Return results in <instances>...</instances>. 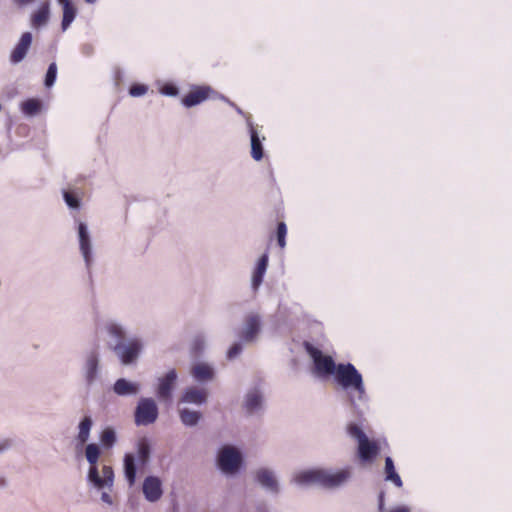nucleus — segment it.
Here are the masks:
<instances>
[{
  "mask_svg": "<svg viewBox=\"0 0 512 512\" xmlns=\"http://www.w3.org/2000/svg\"><path fill=\"white\" fill-rule=\"evenodd\" d=\"M216 463L223 474L234 476L242 469L244 457L239 448L226 444L218 450Z\"/></svg>",
  "mask_w": 512,
  "mask_h": 512,
  "instance_id": "obj_4",
  "label": "nucleus"
},
{
  "mask_svg": "<svg viewBox=\"0 0 512 512\" xmlns=\"http://www.w3.org/2000/svg\"><path fill=\"white\" fill-rule=\"evenodd\" d=\"M101 447L96 443L85 444L84 455L89 463L87 471V482L97 490L108 489L110 492L114 483V470L109 465H103L102 475L98 468V461L101 456Z\"/></svg>",
  "mask_w": 512,
  "mask_h": 512,
  "instance_id": "obj_2",
  "label": "nucleus"
},
{
  "mask_svg": "<svg viewBox=\"0 0 512 512\" xmlns=\"http://www.w3.org/2000/svg\"><path fill=\"white\" fill-rule=\"evenodd\" d=\"M81 51L85 56H90L93 54L94 48L91 44H84Z\"/></svg>",
  "mask_w": 512,
  "mask_h": 512,
  "instance_id": "obj_45",
  "label": "nucleus"
},
{
  "mask_svg": "<svg viewBox=\"0 0 512 512\" xmlns=\"http://www.w3.org/2000/svg\"><path fill=\"white\" fill-rule=\"evenodd\" d=\"M12 440L10 439H2L0 440V454L9 450L12 447Z\"/></svg>",
  "mask_w": 512,
  "mask_h": 512,
  "instance_id": "obj_42",
  "label": "nucleus"
},
{
  "mask_svg": "<svg viewBox=\"0 0 512 512\" xmlns=\"http://www.w3.org/2000/svg\"><path fill=\"white\" fill-rule=\"evenodd\" d=\"M190 374L197 382L206 383L214 379L215 370L212 365L199 362L191 367Z\"/></svg>",
  "mask_w": 512,
  "mask_h": 512,
  "instance_id": "obj_19",
  "label": "nucleus"
},
{
  "mask_svg": "<svg viewBox=\"0 0 512 512\" xmlns=\"http://www.w3.org/2000/svg\"><path fill=\"white\" fill-rule=\"evenodd\" d=\"M348 433L351 437H354L357 439L358 443L361 441H366V434L363 432V430L355 423H351L348 425Z\"/></svg>",
  "mask_w": 512,
  "mask_h": 512,
  "instance_id": "obj_35",
  "label": "nucleus"
},
{
  "mask_svg": "<svg viewBox=\"0 0 512 512\" xmlns=\"http://www.w3.org/2000/svg\"><path fill=\"white\" fill-rule=\"evenodd\" d=\"M124 476L129 486H133L136 481L137 465L136 456L133 453H126L123 458Z\"/></svg>",
  "mask_w": 512,
  "mask_h": 512,
  "instance_id": "obj_23",
  "label": "nucleus"
},
{
  "mask_svg": "<svg viewBox=\"0 0 512 512\" xmlns=\"http://www.w3.org/2000/svg\"><path fill=\"white\" fill-rule=\"evenodd\" d=\"M63 198L66 205L70 209H79L80 208V199L75 194L69 191H63Z\"/></svg>",
  "mask_w": 512,
  "mask_h": 512,
  "instance_id": "obj_36",
  "label": "nucleus"
},
{
  "mask_svg": "<svg viewBox=\"0 0 512 512\" xmlns=\"http://www.w3.org/2000/svg\"><path fill=\"white\" fill-rule=\"evenodd\" d=\"M385 492L384 491H381L378 495V509L380 512H384L385 511Z\"/></svg>",
  "mask_w": 512,
  "mask_h": 512,
  "instance_id": "obj_44",
  "label": "nucleus"
},
{
  "mask_svg": "<svg viewBox=\"0 0 512 512\" xmlns=\"http://www.w3.org/2000/svg\"><path fill=\"white\" fill-rule=\"evenodd\" d=\"M101 446L109 450L115 446L117 443V434L113 427L107 426L105 427L99 436Z\"/></svg>",
  "mask_w": 512,
  "mask_h": 512,
  "instance_id": "obj_28",
  "label": "nucleus"
},
{
  "mask_svg": "<svg viewBox=\"0 0 512 512\" xmlns=\"http://www.w3.org/2000/svg\"><path fill=\"white\" fill-rule=\"evenodd\" d=\"M286 234H287V227L284 222H279L277 226V241L278 245L283 248L285 247L286 241Z\"/></svg>",
  "mask_w": 512,
  "mask_h": 512,
  "instance_id": "obj_37",
  "label": "nucleus"
},
{
  "mask_svg": "<svg viewBox=\"0 0 512 512\" xmlns=\"http://www.w3.org/2000/svg\"><path fill=\"white\" fill-rule=\"evenodd\" d=\"M257 484L268 494L277 496L280 493V484L275 472L270 468H259L254 474Z\"/></svg>",
  "mask_w": 512,
  "mask_h": 512,
  "instance_id": "obj_8",
  "label": "nucleus"
},
{
  "mask_svg": "<svg viewBox=\"0 0 512 512\" xmlns=\"http://www.w3.org/2000/svg\"><path fill=\"white\" fill-rule=\"evenodd\" d=\"M314 361L315 371L320 376H329L336 374L338 370V364L335 363L331 356L323 355L322 353H316Z\"/></svg>",
  "mask_w": 512,
  "mask_h": 512,
  "instance_id": "obj_15",
  "label": "nucleus"
},
{
  "mask_svg": "<svg viewBox=\"0 0 512 512\" xmlns=\"http://www.w3.org/2000/svg\"><path fill=\"white\" fill-rule=\"evenodd\" d=\"M306 351L310 354V356L313 359V362L315 361V356H317L316 353H322L319 349L315 348L312 344L305 342L304 343Z\"/></svg>",
  "mask_w": 512,
  "mask_h": 512,
  "instance_id": "obj_41",
  "label": "nucleus"
},
{
  "mask_svg": "<svg viewBox=\"0 0 512 512\" xmlns=\"http://www.w3.org/2000/svg\"><path fill=\"white\" fill-rule=\"evenodd\" d=\"M56 77H57V65H56V63L53 62L48 66V69H47V72L45 75L44 85L47 88L52 87L56 81Z\"/></svg>",
  "mask_w": 512,
  "mask_h": 512,
  "instance_id": "obj_34",
  "label": "nucleus"
},
{
  "mask_svg": "<svg viewBox=\"0 0 512 512\" xmlns=\"http://www.w3.org/2000/svg\"><path fill=\"white\" fill-rule=\"evenodd\" d=\"M389 512H410V511L405 506H399V507H396V508L390 510Z\"/></svg>",
  "mask_w": 512,
  "mask_h": 512,
  "instance_id": "obj_47",
  "label": "nucleus"
},
{
  "mask_svg": "<svg viewBox=\"0 0 512 512\" xmlns=\"http://www.w3.org/2000/svg\"><path fill=\"white\" fill-rule=\"evenodd\" d=\"M78 240L79 249L83 256L88 274H91V266L93 264L92 241L88 230V226L84 222L78 224Z\"/></svg>",
  "mask_w": 512,
  "mask_h": 512,
  "instance_id": "obj_9",
  "label": "nucleus"
},
{
  "mask_svg": "<svg viewBox=\"0 0 512 512\" xmlns=\"http://www.w3.org/2000/svg\"><path fill=\"white\" fill-rule=\"evenodd\" d=\"M50 18V3L45 1L41 3L39 8L31 14V26L35 29L42 28L47 25Z\"/></svg>",
  "mask_w": 512,
  "mask_h": 512,
  "instance_id": "obj_21",
  "label": "nucleus"
},
{
  "mask_svg": "<svg viewBox=\"0 0 512 512\" xmlns=\"http://www.w3.org/2000/svg\"><path fill=\"white\" fill-rule=\"evenodd\" d=\"M113 392L119 397L136 396L139 394L141 385L126 378H119L113 384Z\"/></svg>",
  "mask_w": 512,
  "mask_h": 512,
  "instance_id": "obj_17",
  "label": "nucleus"
},
{
  "mask_svg": "<svg viewBox=\"0 0 512 512\" xmlns=\"http://www.w3.org/2000/svg\"><path fill=\"white\" fill-rule=\"evenodd\" d=\"M201 417L202 414L199 411L190 410L188 408L179 410V418L182 424L187 427L196 426L199 423Z\"/></svg>",
  "mask_w": 512,
  "mask_h": 512,
  "instance_id": "obj_27",
  "label": "nucleus"
},
{
  "mask_svg": "<svg viewBox=\"0 0 512 512\" xmlns=\"http://www.w3.org/2000/svg\"><path fill=\"white\" fill-rule=\"evenodd\" d=\"M160 92L163 94V95H166V96H176L178 95L179 93V90H178V87L172 83H166L164 84L161 89H160Z\"/></svg>",
  "mask_w": 512,
  "mask_h": 512,
  "instance_id": "obj_39",
  "label": "nucleus"
},
{
  "mask_svg": "<svg viewBox=\"0 0 512 512\" xmlns=\"http://www.w3.org/2000/svg\"><path fill=\"white\" fill-rule=\"evenodd\" d=\"M63 9V17L61 22V28L66 31L71 23L74 21L77 11L72 2L60 4Z\"/></svg>",
  "mask_w": 512,
  "mask_h": 512,
  "instance_id": "obj_30",
  "label": "nucleus"
},
{
  "mask_svg": "<svg viewBox=\"0 0 512 512\" xmlns=\"http://www.w3.org/2000/svg\"><path fill=\"white\" fill-rule=\"evenodd\" d=\"M137 456L142 465H146L150 460L151 446L148 438L143 437L137 442Z\"/></svg>",
  "mask_w": 512,
  "mask_h": 512,
  "instance_id": "obj_31",
  "label": "nucleus"
},
{
  "mask_svg": "<svg viewBox=\"0 0 512 512\" xmlns=\"http://www.w3.org/2000/svg\"><path fill=\"white\" fill-rule=\"evenodd\" d=\"M242 350H243L242 342H235V343H233L231 345V347L227 351V354H226L227 359L228 360L235 359L236 357H238L242 353Z\"/></svg>",
  "mask_w": 512,
  "mask_h": 512,
  "instance_id": "obj_38",
  "label": "nucleus"
},
{
  "mask_svg": "<svg viewBox=\"0 0 512 512\" xmlns=\"http://www.w3.org/2000/svg\"><path fill=\"white\" fill-rule=\"evenodd\" d=\"M237 112L238 113H242L241 109L240 108H237Z\"/></svg>",
  "mask_w": 512,
  "mask_h": 512,
  "instance_id": "obj_51",
  "label": "nucleus"
},
{
  "mask_svg": "<svg viewBox=\"0 0 512 512\" xmlns=\"http://www.w3.org/2000/svg\"><path fill=\"white\" fill-rule=\"evenodd\" d=\"M105 331L109 337L108 347L110 350H112L116 344H122L128 339L126 338L125 327L116 321H108L105 324Z\"/></svg>",
  "mask_w": 512,
  "mask_h": 512,
  "instance_id": "obj_14",
  "label": "nucleus"
},
{
  "mask_svg": "<svg viewBox=\"0 0 512 512\" xmlns=\"http://www.w3.org/2000/svg\"><path fill=\"white\" fill-rule=\"evenodd\" d=\"M59 4L71 2L70 0H57Z\"/></svg>",
  "mask_w": 512,
  "mask_h": 512,
  "instance_id": "obj_49",
  "label": "nucleus"
},
{
  "mask_svg": "<svg viewBox=\"0 0 512 512\" xmlns=\"http://www.w3.org/2000/svg\"><path fill=\"white\" fill-rule=\"evenodd\" d=\"M148 90V87L143 84H134L129 89V94L133 97H139L144 95Z\"/></svg>",
  "mask_w": 512,
  "mask_h": 512,
  "instance_id": "obj_40",
  "label": "nucleus"
},
{
  "mask_svg": "<svg viewBox=\"0 0 512 512\" xmlns=\"http://www.w3.org/2000/svg\"><path fill=\"white\" fill-rule=\"evenodd\" d=\"M263 405L264 396L259 388L254 387L247 391L243 402V407L247 414L253 415L260 412L263 409Z\"/></svg>",
  "mask_w": 512,
  "mask_h": 512,
  "instance_id": "obj_12",
  "label": "nucleus"
},
{
  "mask_svg": "<svg viewBox=\"0 0 512 512\" xmlns=\"http://www.w3.org/2000/svg\"><path fill=\"white\" fill-rule=\"evenodd\" d=\"M81 371L85 385L88 388L93 387L101 380L102 364L101 354L98 348H92L86 352Z\"/></svg>",
  "mask_w": 512,
  "mask_h": 512,
  "instance_id": "obj_6",
  "label": "nucleus"
},
{
  "mask_svg": "<svg viewBox=\"0 0 512 512\" xmlns=\"http://www.w3.org/2000/svg\"><path fill=\"white\" fill-rule=\"evenodd\" d=\"M247 125L249 127L250 134V144H251V156L254 160L260 161L264 156L263 149V140L265 137L260 138L256 128L253 126V123L248 119Z\"/></svg>",
  "mask_w": 512,
  "mask_h": 512,
  "instance_id": "obj_20",
  "label": "nucleus"
},
{
  "mask_svg": "<svg viewBox=\"0 0 512 512\" xmlns=\"http://www.w3.org/2000/svg\"><path fill=\"white\" fill-rule=\"evenodd\" d=\"M351 478V468L336 472L329 469H309L296 473L292 482L298 486L317 484L326 489H335L344 485Z\"/></svg>",
  "mask_w": 512,
  "mask_h": 512,
  "instance_id": "obj_1",
  "label": "nucleus"
},
{
  "mask_svg": "<svg viewBox=\"0 0 512 512\" xmlns=\"http://www.w3.org/2000/svg\"><path fill=\"white\" fill-rule=\"evenodd\" d=\"M268 261H269L268 254L264 253L259 258V260L257 262L256 268L253 271L252 280H251L252 288L254 290H257L258 287L263 282V278H264V275H265V273L267 271V267H268Z\"/></svg>",
  "mask_w": 512,
  "mask_h": 512,
  "instance_id": "obj_25",
  "label": "nucleus"
},
{
  "mask_svg": "<svg viewBox=\"0 0 512 512\" xmlns=\"http://www.w3.org/2000/svg\"><path fill=\"white\" fill-rule=\"evenodd\" d=\"M385 480L391 481L397 487H402L403 482L399 474L395 470L394 462L391 457L385 458Z\"/></svg>",
  "mask_w": 512,
  "mask_h": 512,
  "instance_id": "obj_29",
  "label": "nucleus"
},
{
  "mask_svg": "<svg viewBox=\"0 0 512 512\" xmlns=\"http://www.w3.org/2000/svg\"><path fill=\"white\" fill-rule=\"evenodd\" d=\"M261 331V317L258 314H249L243 323L239 337L244 343H254L257 341Z\"/></svg>",
  "mask_w": 512,
  "mask_h": 512,
  "instance_id": "obj_11",
  "label": "nucleus"
},
{
  "mask_svg": "<svg viewBox=\"0 0 512 512\" xmlns=\"http://www.w3.org/2000/svg\"><path fill=\"white\" fill-rule=\"evenodd\" d=\"M206 348V339L203 334H196L191 342L190 353L193 358L202 356Z\"/></svg>",
  "mask_w": 512,
  "mask_h": 512,
  "instance_id": "obj_33",
  "label": "nucleus"
},
{
  "mask_svg": "<svg viewBox=\"0 0 512 512\" xmlns=\"http://www.w3.org/2000/svg\"><path fill=\"white\" fill-rule=\"evenodd\" d=\"M93 419L90 415H84L78 423V433L75 437L77 447L84 446L90 438V433L93 427Z\"/></svg>",
  "mask_w": 512,
  "mask_h": 512,
  "instance_id": "obj_22",
  "label": "nucleus"
},
{
  "mask_svg": "<svg viewBox=\"0 0 512 512\" xmlns=\"http://www.w3.org/2000/svg\"><path fill=\"white\" fill-rule=\"evenodd\" d=\"M7 485V481L5 478L1 477L0 478V487H5Z\"/></svg>",
  "mask_w": 512,
  "mask_h": 512,
  "instance_id": "obj_48",
  "label": "nucleus"
},
{
  "mask_svg": "<svg viewBox=\"0 0 512 512\" xmlns=\"http://www.w3.org/2000/svg\"><path fill=\"white\" fill-rule=\"evenodd\" d=\"M159 416V408L151 397H141L134 410V422L137 426L154 424Z\"/></svg>",
  "mask_w": 512,
  "mask_h": 512,
  "instance_id": "obj_7",
  "label": "nucleus"
},
{
  "mask_svg": "<svg viewBox=\"0 0 512 512\" xmlns=\"http://www.w3.org/2000/svg\"><path fill=\"white\" fill-rule=\"evenodd\" d=\"M32 34L30 32H24L17 45L13 49L10 55V61L13 64H18L23 61L28 53V50L32 43Z\"/></svg>",
  "mask_w": 512,
  "mask_h": 512,
  "instance_id": "obj_16",
  "label": "nucleus"
},
{
  "mask_svg": "<svg viewBox=\"0 0 512 512\" xmlns=\"http://www.w3.org/2000/svg\"><path fill=\"white\" fill-rule=\"evenodd\" d=\"M101 500L108 504V505H112L113 504V500H112V497L110 495L109 492L107 491H103L102 494H101Z\"/></svg>",
  "mask_w": 512,
  "mask_h": 512,
  "instance_id": "obj_46",
  "label": "nucleus"
},
{
  "mask_svg": "<svg viewBox=\"0 0 512 512\" xmlns=\"http://www.w3.org/2000/svg\"><path fill=\"white\" fill-rule=\"evenodd\" d=\"M207 397V392L204 389L192 386L184 389L179 402L200 406L207 402Z\"/></svg>",
  "mask_w": 512,
  "mask_h": 512,
  "instance_id": "obj_18",
  "label": "nucleus"
},
{
  "mask_svg": "<svg viewBox=\"0 0 512 512\" xmlns=\"http://www.w3.org/2000/svg\"><path fill=\"white\" fill-rule=\"evenodd\" d=\"M143 348V340L140 337L133 336L122 344H116L111 351L117 356L122 365L129 366L137 362Z\"/></svg>",
  "mask_w": 512,
  "mask_h": 512,
  "instance_id": "obj_5",
  "label": "nucleus"
},
{
  "mask_svg": "<svg viewBox=\"0 0 512 512\" xmlns=\"http://www.w3.org/2000/svg\"><path fill=\"white\" fill-rule=\"evenodd\" d=\"M42 108V102L37 98H29L21 103V111L28 117L37 115Z\"/></svg>",
  "mask_w": 512,
  "mask_h": 512,
  "instance_id": "obj_32",
  "label": "nucleus"
},
{
  "mask_svg": "<svg viewBox=\"0 0 512 512\" xmlns=\"http://www.w3.org/2000/svg\"><path fill=\"white\" fill-rule=\"evenodd\" d=\"M177 379L178 374L175 369L169 370L165 375L158 378L156 396L161 402H171Z\"/></svg>",
  "mask_w": 512,
  "mask_h": 512,
  "instance_id": "obj_10",
  "label": "nucleus"
},
{
  "mask_svg": "<svg viewBox=\"0 0 512 512\" xmlns=\"http://www.w3.org/2000/svg\"><path fill=\"white\" fill-rule=\"evenodd\" d=\"M210 91L211 89L209 87H202L191 91L182 99V104L188 108L196 106L208 98Z\"/></svg>",
  "mask_w": 512,
  "mask_h": 512,
  "instance_id": "obj_26",
  "label": "nucleus"
},
{
  "mask_svg": "<svg viewBox=\"0 0 512 512\" xmlns=\"http://www.w3.org/2000/svg\"><path fill=\"white\" fill-rule=\"evenodd\" d=\"M36 0H12L13 4L19 8L27 7L33 4Z\"/></svg>",
  "mask_w": 512,
  "mask_h": 512,
  "instance_id": "obj_43",
  "label": "nucleus"
},
{
  "mask_svg": "<svg viewBox=\"0 0 512 512\" xmlns=\"http://www.w3.org/2000/svg\"><path fill=\"white\" fill-rule=\"evenodd\" d=\"M85 1H86L87 3H89V4H93V3H95L97 0H85Z\"/></svg>",
  "mask_w": 512,
  "mask_h": 512,
  "instance_id": "obj_50",
  "label": "nucleus"
},
{
  "mask_svg": "<svg viewBox=\"0 0 512 512\" xmlns=\"http://www.w3.org/2000/svg\"><path fill=\"white\" fill-rule=\"evenodd\" d=\"M334 379L347 392L349 402L353 408H357V401H364L366 399V389L362 374L353 364H338V370Z\"/></svg>",
  "mask_w": 512,
  "mask_h": 512,
  "instance_id": "obj_3",
  "label": "nucleus"
},
{
  "mask_svg": "<svg viewBox=\"0 0 512 512\" xmlns=\"http://www.w3.org/2000/svg\"><path fill=\"white\" fill-rule=\"evenodd\" d=\"M379 447L375 442L366 438V441L358 443V456L363 462L372 461L378 454Z\"/></svg>",
  "mask_w": 512,
  "mask_h": 512,
  "instance_id": "obj_24",
  "label": "nucleus"
},
{
  "mask_svg": "<svg viewBox=\"0 0 512 512\" xmlns=\"http://www.w3.org/2000/svg\"><path fill=\"white\" fill-rule=\"evenodd\" d=\"M142 490L147 501H158L163 494L160 478L157 476H147L143 482Z\"/></svg>",
  "mask_w": 512,
  "mask_h": 512,
  "instance_id": "obj_13",
  "label": "nucleus"
}]
</instances>
